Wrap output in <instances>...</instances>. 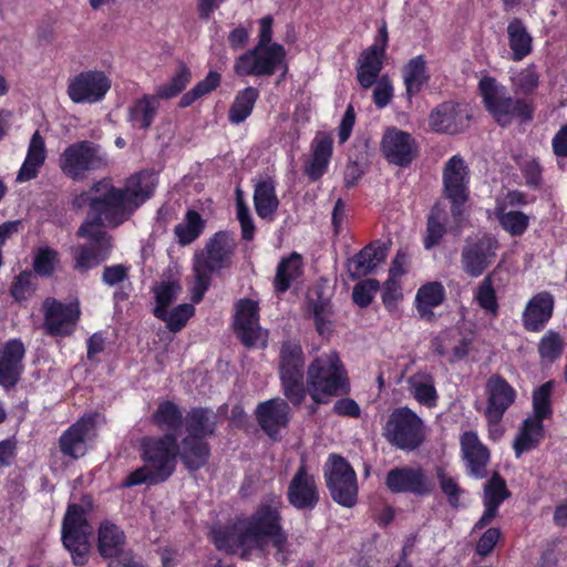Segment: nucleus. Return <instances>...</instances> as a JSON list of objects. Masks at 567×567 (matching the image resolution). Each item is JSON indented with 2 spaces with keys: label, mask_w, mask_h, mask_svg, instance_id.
Listing matches in <instances>:
<instances>
[{
  "label": "nucleus",
  "mask_w": 567,
  "mask_h": 567,
  "mask_svg": "<svg viewBox=\"0 0 567 567\" xmlns=\"http://www.w3.org/2000/svg\"><path fill=\"white\" fill-rule=\"evenodd\" d=\"M181 290L182 286L176 280L162 281L158 286L153 288L156 301L153 313L156 318H162L164 316L165 309L174 302Z\"/></svg>",
  "instance_id": "nucleus-51"
},
{
  "label": "nucleus",
  "mask_w": 567,
  "mask_h": 567,
  "mask_svg": "<svg viewBox=\"0 0 567 567\" xmlns=\"http://www.w3.org/2000/svg\"><path fill=\"white\" fill-rule=\"evenodd\" d=\"M158 109L159 97L144 94L130 105L126 120L133 128L147 131L152 126Z\"/></svg>",
  "instance_id": "nucleus-36"
},
{
  "label": "nucleus",
  "mask_w": 567,
  "mask_h": 567,
  "mask_svg": "<svg viewBox=\"0 0 567 567\" xmlns=\"http://www.w3.org/2000/svg\"><path fill=\"white\" fill-rule=\"evenodd\" d=\"M126 534L113 520L103 519L97 527L96 550L103 559L113 560L124 557L126 549Z\"/></svg>",
  "instance_id": "nucleus-30"
},
{
  "label": "nucleus",
  "mask_w": 567,
  "mask_h": 567,
  "mask_svg": "<svg viewBox=\"0 0 567 567\" xmlns=\"http://www.w3.org/2000/svg\"><path fill=\"white\" fill-rule=\"evenodd\" d=\"M281 509V497L275 495L260 502L249 515L212 527L209 540L218 551L239 554L244 560H248L254 551H265L269 545L276 556L282 555L287 551L288 533Z\"/></svg>",
  "instance_id": "nucleus-1"
},
{
  "label": "nucleus",
  "mask_w": 567,
  "mask_h": 567,
  "mask_svg": "<svg viewBox=\"0 0 567 567\" xmlns=\"http://www.w3.org/2000/svg\"><path fill=\"white\" fill-rule=\"evenodd\" d=\"M485 394L487 403L484 416L488 427L492 429L501 423L506 411L515 402L517 394L513 385L498 373L492 374L487 379Z\"/></svg>",
  "instance_id": "nucleus-20"
},
{
  "label": "nucleus",
  "mask_w": 567,
  "mask_h": 567,
  "mask_svg": "<svg viewBox=\"0 0 567 567\" xmlns=\"http://www.w3.org/2000/svg\"><path fill=\"white\" fill-rule=\"evenodd\" d=\"M403 293L398 280L389 278L383 286L382 302L389 312L398 308V302L402 300Z\"/></svg>",
  "instance_id": "nucleus-62"
},
{
  "label": "nucleus",
  "mask_w": 567,
  "mask_h": 567,
  "mask_svg": "<svg viewBox=\"0 0 567 567\" xmlns=\"http://www.w3.org/2000/svg\"><path fill=\"white\" fill-rule=\"evenodd\" d=\"M190 70L185 64H181L172 80L168 83L158 86L156 95L164 100L178 95L190 82Z\"/></svg>",
  "instance_id": "nucleus-56"
},
{
  "label": "nucleus",
  "mask_w": 567,
  "mask_h": 567,
  "mask_svg": "<svg viewBox=\"0 0 567 567\" xmlns=\"http://www.w3.org/2000/svg\"><path fill=\"white\" fill-rule=\"evenodd\" d=\"M513 92L519 97L534 99V94L539 87L540 75L534 63L518 70L509 76Z\"/></svg>",
  "instance_id": "nucleus-42"
},
{
  "label": "nucleus",
  "mask_w": 567,
  "mask_h": 567,
  "mask_svg": "<svg viewBox=\"0 0 567 567\" xmlns=\"http://www.w3.org/2000/svg\"><path fill=\"white\" fill-rule=\"evenodd\" d=\"M308 309L311 312L317 332L321 337L330 336L332 333L330 302L324 299L310 300Z\"/></svg>",
  "instance_id": "nucleus-52"
},
{
  "label": "nucleus",
  "mask_w": 567,
  "mask_h": 567,
  "mask_svg": "<svg viewBox=\"0 0 567 567\" xmlns=\"http://www.w3.org/2000/svg\"><path fill=\"white\" fill-rule=\"evenodd\" d=\"M112 85L111 79L100 70L81 71L69 80L66 93L75 104L101 102Z\"/></svg>",
  "instance_id": "nucleus-17"
},
{
  "label": "nucleus",
  "mask_w": 567,
  "mask_h": 567,
  "mask_svg": "<svg viewBox=\"0 0 567 567\" xmlns=\"http://www.w3.org/2000/svg\"><path fill=\"white\" fill-rule=\"evenodd\" d=\"M186 435L182 439V464L189 472L203 468L212 456V447L207 439L216 435L218 416L205 406L192 408L187 411L184 423Z\"/></svg>",
  "instance_id": "nucleus-4"
},
{
  "label": "nucleus",
  "mask_w": 567,
  "mask_h": 567,
  "mask_svg": "<svg viewBox=\"0 0 567 567\" xmlns=\"http://www.w3.org/2000/svg\"><path fill=\"white\" fill-rule=\"evenodd\" d=\"M156 184L155 174L152 171L143 169L130 176L124 188L121 189L125 190L131 207H138L153 196Z\"/></svg>",
  "instance_id": "nucleus-37"
},
{
  "label": "nucleus",
  "mask_w": 567,
  "mask_h": 567,
  "mask_svg": "<svg viewBox=\"0 0 567 567\" xmlns=\"http://www.w3.org/2000/svg\"><path fill=\"white\" fill-rule=\"evenodd\" d=\"M333 154V140L330 135H317L311 143L310 159L306 162L303 172L310 182L319 181L329 168Z\"/></svg>",
  "instance_id": "nucleus-32"
},
{
  "label": "nucleus",
  "mask_w": 567,
  "mask_h": 567,
  "mask_svg": "<svg viewBox=\"0 0 567 567\" xmlns=\"http://www.w3.org/2000/svg\"><path fill=\"white\" fill-rule=\"evenodd\" d=\"M388 43V27L383 22L378 30L373 44L361 52L357 79L362 87L368 89L375 83L383 69Z\"/></svg>",
  "instance_id": "nucleus-23"
},
{
  "label": "nucleus",
  "mask_w": 567,
  "mask_h": 567,
  "mask_svg": "<svg viewBox=\"0 0 567 567\" xmlns=\"http://www.w3.org/2000/svg\"><path fill=\"white\" fill-rule=\"evenodd\" d=\"M76 236L89 241L80 245L73 255V269L86 272L107 260L113 249V238L104 229H90L87 225H81Z\"/></svg>",
  "instance_id": "nucleus-12"
},
{
  "label": "nucleus",
  "mask_w": 567,
  "mask_h": 567,
  "mask_svg": "<svg viewBox=\"0 0 567 567\" xmlns=\"http://www.w3.org/2000/svg\"><path fill=\"white\" fill-rule=\"evenodd\" d=\"M380 284L377 279L370 278L359 281L352 290V300L360 308H367L371 305L374 295L378 292Z\"/></svg>",
  "instance_id": "nucleus-61"
},
{
  "label": "nucleus",
  "mask_w": 567,
  "mask_h": 567,
  "mask_svg": "<svg viewBox=\"0 0 567 567\" xmlns=\"http://www.w3.org/2000/svg\"><path fill=\"white\" fill-rule=\"evenodd\" d=\"M413 398L426 408H435L439 401V393L434 384V379L431 374H425L423 380L412 381Z\"/></svg>",
  "instance_id": "nucleus-53"
},
{
  "label": "nucleus",
  "mask_w": 567,
  "mask_h": 567,
  "mask_svg": "<svg viewBox=\"0 0 567 567\" xmlns=\"http://www.w3.org/2000/svg\"><path fill=\"white\" fill-rule=\"evenodd\" d=\"M289 505L298 512H312L320 502V491L313 474L301 462L287 486Z\"/></svg>",
  "instance_id": "nucleus-19"
},
{
  "label": "nucleus",
  "mask_w": 567,
  "mask_h": 567,
  "mask_svg": "<svg viewBox=\"0 0 567 567\" xmlns=\"http://www.w3.org/2000/svg\"><path fill=\"white\" fill-rule=\"evenodd\" d=\"M449 216L445 206L436 202L426 218V231L423 237V247L431 250L439 246L447 233Z\"/></svg>",
  "instance_id": "nucleus-40"
},
{
  "label": "nucleus",
  "mask_w": 567,
  "mask_h": 567,
  "mask_svg": "<svg viewBox=\"0 0 567 567\" xmlns=\"http://www.w3.org/2000/svg\"><path fill=\"white\" fill-rule=\"evenodd\" d=\"M277 183L266 176L254 184L252 202L257 216L265 221H274L280 206V200L276 192Z\"/></svg>",
  "instance_id": "nucleus-31"
},
{
  "label": "nucleus",
  "mask_w": 567,
  "mask_h": 567,
  "mask_svg": "<svg viewBox=\"0 0 567 567\" xmlns=\"http://www.w3.org/2000/svg\"><path fill=\"white\" fill-rule=\"evenodd\" d=\"M495 216L502 229L512 237H520L529 228L530 217L520 210H506L504 205H498Z\"/></svg>",
  "instance_id": "nucleus-46"
},
{
  "label": "nucleus",
  "mask_w": 567,
  "mask_h": 567,
  "mask_svg": "<svg viewBox=\"0 0 567 567\" xmlns=\"http://www.w3.org/2000/svg\"><path fill=\"white\" fill-rule=\"evenodd\" d=\"M507 43L511 50L509 59L520 62L534 51V39L523 19L514 17L506 28Z\"/></svg>",
  "instance_id": "nucleus-34"
},
{
  "label": "nucleus",
  "mask_w": 567,
  "mask_h": 567,
  "mask_svg": "<svg viewBox=\"0 0 567 567\" xmlns=\"http://www.w3.org/2000/svg\"><path fill=\"white\" fill-rule=\"evenodd\" d=\"M236 249L234 238L228 231L215 233L205 245L204 250L195 256L194 265L212 274L231 266V258Z\"/></svg>",
  "instance_id": "nucleus-22"
},
{
  "label": "nucleus",
  "mask_w": 567,
  "mask_h": 567,
  "mask_svg": "<svg viewBox=\"0 0 567 567\" xmlns=\"http://www.w3.org/2000/svg\"><path fill=\"white\" fill-rule=\"evenodd\" d=\"M381 152L389 164L405 168L417 157L419 145L411 133L391 126L382 135Z\"/></svg>",
  "instance_id": "nucleus-21"
},
{
  "label": "nucleus",
  "mask_w": 567,
  "mask_h": 567,
  "mask_svg": "<svg viewBox=\"0 0 567 567\" xmlns=\"http://www.w3.org/2000/svg\"><path fill=\"white\" fill-rule=\"evenodd\" d=\"M106 165V159L100 154V146L90 141H80L69 145L60 157V168L65 176L73 181L81 179L89 171H95Z\"/></svg>",
  "instance_id": "nucleus-15"
},
{
  "label": "nucleus",
  "mask_w": 567,
  "mask_h": 567,
  "mask_svg": "<svg viewBox=\"0 0 567 567\" xmlns=\"http://www.w3.org/2000/svg\"><path fill=\"white\" fill-rule=\"evenodd\" d=\"M498 239L491 233L467 237L461 249L462 270L472 278L482 276L495 261Z\"/></svg>",
  "instance_id": "nucleus-13"
},
{
  "label": "nucleus",
  "mask_w": 567,
  "mask_h": 567,
  "mask_svg": "<svg viewBox=\"0 0 567 567\" xmlns=\"http://www.w3.org/2000/svg\"><path fill=\"white\" fill-rule=\"evenodd\" d=\"M501 537L502 533L499 528L491 527L486 529L476 543L475 553L482 557L488 556L494 550Z\"/></svg>",
  "instance_id": "nucleus-64"
},
{
  "label": "nucleus",
  "mask_w": 567,
  "mask_h": 567,
  "mask_svg": "<svg viewBox=\"0 0 567 567\" xmlns=\"http://www.w3.org/2000/svg\"><path fill=\"white\" fill-rule=\"evenodd\" d=\"M92 526L82 505H68L61 526V542L69 551L73 565L82 567L89 563Z\"/></svg>",
  "instance_id": "nucleus-7"
},
{
  "label": "nucleus",
  "mask_w": 567,
  "mask_h": 567,
  "mask_svg": "<svg viewBox=\"0 0 567 567\" xmlns=\"http://www.w3.org/2000/svg\"><path fill=\"white\" fill-rule=\"evenodd\" d=\"M437 481L442 493L447 497V502L452 507H457L460 504L461 495L463 489L456 482V480L445 472L442 466H437L435 470Z\"/></svg>",
  "instance_id": "nucleus-59"
},
{
  "label": "nucleus",
  "mask_w": 567,
  "mask_h": 567,
  "mask_svg": "<svg viewBox=\"0 0 567 567\" xmlns=\"http://www.w3.org/2000/svg\"><path fill=\"white\" fill-rule=\"evenodd\" d=\"M25 347L21 339L8 340L0 350V385L4 389L14 388L23 373Z\"/></svg>",
  "instance_id": "nucleus-27"
},
{
  "label": "nucleus",
  "mask_w": 567,
  "mask_h": 567,
  "mask_svg": "<svg viewBox=\"0 0 567 567\" xmlns=\"http://www.w3.org/2000/svg\"><path fill=\"white\" fill-rule=\"evenodd\" d=\"M206 220L194 209H188L184 220L174 227V234L181 246L194 243L204 233Z\"/></svg>",
  "instance_id": "nucleus-44"
},
{
  "label": "nucleus",
  "mask_w": 567,
  "mask_h": 567,
  "mask_svg": "<svg viewBox=\"0 0 567 567\" xmlns=\"http://www.w3.org/2000/svg\"><path fill=\"white\" fill-rule=\"evenodd\" d=\"M255 417L264 433L276 441L290 422L289 403L281 398L262 401L256 406Z\"/></svg>",
  "instance_id": "nucleus-24"
},
{
  "label": "nucleus",
  "mask_w": 567,
  "mask_h": 567,
  "mask_svg": "<svg viewBox=\"0 0 567 567\" xmlns=\"http://www.w3.org/2000/svg\"><path fill=\"white\" fill-rule=\"evenodd\" d=\"M278 374L285 398L293 406H301L307 396L306 354L298 338H288L281 342L278 353Z\"/></svg>",
  "instance_id": "nucleus-6"
},
{
  "label": "nucleus",
  "mask_w": 567,
  "mask_h": 567,
  "mask_svg": "<svg viewBox=\"0 0 567 567\" xmlns=\"http://www.w3.org/2000/svg\"><path fill=\"white\" fill-rule=\"evenodd\" d=\"M545 420L546 419L532 415L523 421L513 445L517 457L524 452L536 449L539 445L545 436Z\"/></svg>",
  "instance_id": "nucleus-38"
},
{
  "label": "nucleus",
  "mask_w": 567,
  "mask_h": 567,
  "mask_svg": "<svg viewBox=\"0 0 567 567\" xmlns=\"http://www.w3.org/2000/svg\"><path fill=\"white\" fill-rule=\"evenodd\" d=\"M164 483L161 477L144 463L143 466L132 471L121 483V487L130 488L141 484L157 485Z\"/></svg>",
  "instance_id": "nucleus-60"
},
{
  "label": "nucleus",
  "mask_w": 567,
  "mask_h": 567,
  "mask_svg": "<svg viewBox=\"0 0 567 567\" xmlns=\"http://www.w3.org/2000/svg\"><path fill=\"white\" fill-rule=\"evenodd\" d=\"M474 299L486 313L496 317L499 311V303L496 295V290L493 285L492 274L485 276V278L477 286Z\"/></svg>",
  "instance_id": "nucleus-50"
},
{
  "label": "nucleus",
  "mask_w": 567,
  "mask_h": 567,
  "mask_svg": "<svg viewBox=\"0 0 567 567\" xmlns=\"http://www.w3.org/2000/svg\"><path fill=\"white\" fill-rule=\"evenodd\" d=\"M470 120L471 116L461 103L444 101L431 111L429 125L434 132L454 135L463 132Z\"/></svg>",
  "instance_id": "nucleus-25"
},
{
  "label": "nucleus",
  "mask_w": 567,
  "mask_h": 567,
  "mask_svg": "<svg viewBox=\"0 0 567 567\" xmlns=\"http://www.w3.org/2000/svg\"><path fill=\"white\" fill-rule=\"evenodd\" d=\"M258 97L259 91L254 86H247L238 91L229 107L228 121L236 125L245 122L252 113Z\"/></svg>",
  "instance_id": "nucleus-43"
},
{
  "label": "nucleus",
  "mask_w": 567,
  "mask_h": 567,
  "mask_svg": "<svg viewBox=\"0 0 567 567\" xmlns=\"http://www.w3.org/2000/svg\"><path fill=\"white\" fill-rule=\"evenodd\" d=\"M234 330L241 344L248 349L257 348L261 340V348L267 347V332L262 338V330L259 324L258 302L244 298L237 301L234 318Z\"/></svg>",
  "instance_id": "nucleus-18"
},
{
  "label": "nucleus",
  "mask_w": 567,
  "mask_h": 567,
  "mask_svg": "<svg viewBox=\"0 0 567 567\" xmlns=\"http://www.w3.org/2000/svg\"><path fill=\"white\" fill-rule=\"evenodd\" d=\"M194 313L195 307L192 303H182L173 308L171 311H168V308L165 309L164 316L158 319L166 323V327L171 332H178L186 326Z\"/></svg>",
  "instance_id": "nucleus-55"
},
{
  "label": "nucleus",
  "mask_w": 567,
  "mask_h": 567,
  "mask_svg": "<svg viewBox=\"0 0 567 567\" xmlns=\"http://www.w3.org/2000/svg\"><path fill=\"white\" fill-rule=\"evenodd\" d=\"M461 452L466 461L467 474L475 478L487 476V464L491 460L488 447L482 443L474 431H466L460 439Z\"/></svg>",
  "instance_id": "nucleus-29"
},
{
  "label": "nucleus",
  "mask_w": 567,
  "mask_h": 567,
  "mask_svg": "<svg viewBox=\"0 0 567 567\" xmlns=\"http://www.w3.org/2000/svg\"><path fill=\"white\" fill-rule=\"evenodd\" d=\"M177 457L182 461V442L175 433L144 437L141 443V458L166 482L175 472Z\"/></svg>",
  "instance_id": "nucleus-10"
},
{
  "label": "nucleus",
  "mask_w": 567,
  "mask_h": 567,
  "mask_svg": "<svg viewBox=\"0 0 567 567\" xmlns=\"http://www.w3.org/2000/svg\"><path fill=\"white\" fill-rule=\"evenodd\" d=\"M323 478L330 496L342 507L352 508L358 503L359 485L354 468L340 454H329L323 465Z\"/></svg>",
  "instance_id": "nucleus-9"
},
{
  "label": "nucleus",
  "mask_w": 567,
  "mask_h": 567,
  "mask_svg": "<svg viewBox=\"0 0 567 567\" xmlns=\"http://www.w3.org/2000/svg\"><path fill=\"white\" fill-rule=\"evenodd\" d=\"M195 284L192 289V301L199 303L212 284V272L194 265Z\"/></svg>",
  "instance_id": "nucleus-63"
},
{
  "label": "nucleus",
  "mask_w": 567,
  "mask_h": 567,
  "mask_svg": "<svg viewBox=\"0 0 567 567\" xmlns=\"http://www.w3.org/2000/svg\"><path fill=\"white\" fill-rule=\"evenodd\" d=\"M470 169L461 155H453L444 164L443 193L451 203V214L455 223L463 219L464 207L470 199Z\"/></svg>",
  "instance_id": "nucleus-11"
},
{
  "label": "nucleus",
  "mask_w": 567,
  "mask_h": 567,
  "mask_svg": "<svg viewBox=\"0 0 567 567\" xmlns=\"http://www.w3.org/2000/svg\"><path fill=\"white\" fill-rule=\"evenodd\" d=\"M303 272L302 257L293 251L288 257L282 258L276 269L274 288L276 293L281 295L289 290L292 282Z\"/></svg>",
  "instance_id": "nucleus-41"
},
{
  "label": "nucleus",
  "mask_w": 567,
  "mask_h": 567,
  "mask_svg": "<svg viewBox=\"0 0 567 567\" xmlns=\"http://www.w3.org/2000/svg\"><path fill=\"white\" fill-rule=\"evenodd\" d=\"M555 381L548 380L535 388L532 392L533 415L543 419H550L554 414L553 391Z\"/></svg>",
  "instance_id": "nucleus-48"
},
{
  "label": "nucleus",
  "mask_w": 567,
  "mask_h": 567,
  "mask_svg": "<svg viewBox=\"0 0 567 567\" xmlns=\"http://www.w3.org/2000/svg\"><path fill=\"white\" fill-rule=\"evenodd\" d=\"M383 436L398 450L412 452L425 441V424L412 409L399 406L390 413L383 426Z\"/></svg>",
  "instance_id": "nucleus-8"
},
{
  "label": "nucleus",
  "mask_w": 567,
  "mask_h": 567,
  "mask_svg": "<svg viewBox=\"0 0 567 567\" xmlns=\"http://www.w3.org/2000/svg\"><path fill=\"white\" fill-rule=\"evenodd\" d=\"M386 257V247L381 244L371 243L364 246L348 262V271L352 279L368 276Z\"/></svg>",
  "instance_id": "nucleus-35"
},
{
  "label": "nucleus",
  "mask_w": 567,
  "mask_h": 567,
  "mask_svg": "<svg viewBox=\"0 0 567 567\" xmlns=\"http://www.w3.org/2000/svg\"><path fill=\"white\" fill-rule=\"evenodd\" d=\"M384 485L392 494L425 497L433 494L435 483L421 466H394L384 477Z\"/></svg>",
  "instance_id": "nucleus-16"
},
{
  "label": "nucleus",
  "mask_w": 567,
  "mask_h": 567,
  "mask_svg": "<svg viewBox=\"0 0 567 567\" xmlns=\"http://www.w3.org/2000/svg\"><path fill=\"white\" fill-rule=\"evenodd\" d=\"M505 480L499 473L494 472L484 485L483 504H489L499 508L501 504L509 497Z\"/></svg>",
  "instance_id": "nucleus-54"
},
{
  "label": "nucleus",
  "mask_w": 567,
  "mask_h": 567,
  "mask_svg": "<svg viewBox=\"0 0 567 567\" xmlns=\"http://www.w3.org/2000/svg\"><path fill=\"white\" fill-rule=\"evenodd\" d=\"M401 73L405 87L404 96L411 104L413 97L421 93L431 79L425 56L423 54H419L411 58L402 66Z\"/></svg>",
  "instance_id": "nucleus-33"
},
{
  "label": "nucleus",
  "mask_w": 567,
  "mask_h": 567,
  "mask_svg": "<svg viewBox=\"0 0 567 567\" xmlns=\"http://www.w3.org/2000/svg\"><path fill=\"white\" fill-rule=\"evenodd\" d=\"M81 199L89 206L87 218L81 225H87L90 229H103L105 224L117 227L131 215L125 190L106 179L94 183L87 193L81 195Z\"/></svg>",
  "instance_id": "nucleus-5"
},
{
  "label": "nucleus",
  "mask_w": 567,
  "mask_h": 567,
  "mask_svg": "<svg viewBox=\"0 0 567 567\" xmlns=\"http://www.w3.org/2000/svg\"><path fill=\"white\" fill-rule=\"evenodd\" d=\"M42 309L45 334L66 338L75 332L82 315L79 300L65 303L49 297L43 301Z\"/></svg>",
  "instance_id": "nucleus-14"
},
{
  "label": "nucleus",
  "mask_w": 567,
  "mask_h": 567,
  "mask_svg": "<svg viewBox=\"0 0 567 567\" xmlns=\"http://www.w3.org/2000/svg\"><path fill=\"white\" fill-rule=\"evenodd\" d=\"M35 290V278L29 270H23L16 276L10 286V295L17 302L27 301Z\"/></svg>",
  "instance_id": "nucleus-57"
},
{
  "label": "nucleus",
  "mask_w": 567,
  "mask_h": 567,
  "mask_svg": "<svg viewBox=\"0 0 567 567\" xmlns=\"http://www.w3.org/2000/svg\"><path fill=\"white\" fill-rule=\"evenodd\" d=\"M555 296L543 290L533 295L522 311V326L527 332H540L551 320L555 310Z\"/></svg>",
  "instance_id": "nucleus-26"
},
{
  "label": "nucleus",
  "mask_w": 567,
  "mask_h": 567,
  "mask_svg": "<svg viewBox=\"0 0 567 567\" xmlns=\"http://www.w3.org/2000/svg\"><path fill=\"white\" fill-rule=\"evenodd\" d=\"M286 58V50L280 43H272L267 48H262L255 54V68L257 76H269L275 74L278 66Z\"/></svg>",
  "instance_id": "nucleus-47"
},
{
  "label": "nucleus",
  "mask_w": 567,
  "mask_h": 567,
  "mask_svg": "<svg viewBox=\"0 0 567 567\" xmlns=\"http://www.w3.org/2000/svg\"><path fill=\"white\" fill-rule=\"evenodd\" d=\"M446 298V291L442 282L430 281L422 285L415 295V308L421 318L431 320L433 309L441 306Z\"/></svg>",
  "instance_id": "nucleus-39"
},
{
  "label": "nucleus",
  "mask_w": 567,
  "mask_h": 567,
  "mask_svg": "<svg viewBox=\"0 0 567 567\" xmlns=\"http://www.w3.org/2000/svg\"><path fill=\"white\" fill-rule=\"evenodd\" d=\"M565 349V342L558 331L548 330L540 338L537 351L542 361L554 363L557 361Z\"/></svg>",
  "instance_id": "nucleus-49"
},
{
  "label": "nucleus",
  "mask_w": 567,
  "mask_h": 567,
  "mask_svg": "<svg viewBox=\"0 0 567 567\" xmlns=\"http://www.w3.org/2000/svg\"><path fill=\"white\" fill-rule=\"evenodd\" d=\"M96 414L83 415L62 432L59 449L65 456L79 458L86 452V437L95 429Z\"/></svg>",
  "instance_id": "nucleus-28"
},
{
  "label": "nucleus",
  "mask_w": 567,
  "mask_h": 567,
  "mask_svg": "<svg viewBox=\"0 0 567 567\" xmlns=\"http://www.w3.org/2000/svg\"><path fill=\"white\" fill-rule=\"evenodd\" d=\"M152 421L156 426L168 430L167 433L176 434L184 423V417L181 408L175 402L165 400L158 403L152 415Z\"/></svg>",
  "instance_id": "nucleus-45"
},
{
  "label": "nucleus",
  "mask_w": 567,
  "mask_h": 567,
  "mask_svg": "<svg viewBox=\"0 0 567 567\" xmlns=\"http://www.w3.org/2000/svg\"><path fill=\"white\" fill-rule=\"evenodd\" d=\"M58 262L59 254L55 249L40 248L33 259V269L41 277H51Z\"/></svg>",
  "instance_id": "nucleus-58"
},
{
  "label": "nucleus",
  "mask_w": 567,
  "mask_h": 567,
  "mask_svg": "<svg viewBox=\"0 0 567 567\" xmlns=\"http://www.w3.org/2000/svg\"><path fill=\"white\" fill-rule=\"evenodd\" d=\"M305 388L316 405L328 404L331 398L351 392L348 371L337 351L323 352L311 360Z\"/></svg>",
  "instance_id": "nucleus-2"
},
{
  "label": "nucleus",
  "mask_w": 567,
  "mask_h": 567,
  "mask_svg": "<svg viewBox=\"0 0 567 567\" xmlns=\"http://www.w3.org/2000/svg\"><path fill=\"white\" fill-rule=\"evenodd\" d=\"M477 90L485 111L499 127L507 128L514 123L524 125L534 120V99L511 95L506 86L495 78L483 76L478 81Z\"/></svg>",
  "instance_id": "nucleus-3"
}]
</instances>
